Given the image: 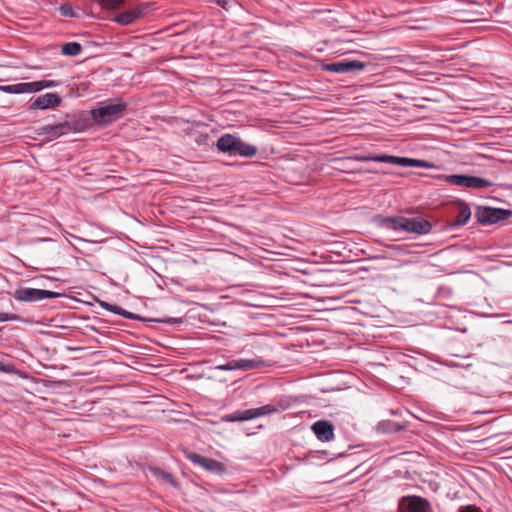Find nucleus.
Wrapping results in <instances>:
<instances>
[{"instance_id": "obj_3", "label": "nucleus", "mask_w": 512, "mask_h": 512, "mask_svg": "<svg viewBox=\"0 0 512 512\" xmlns=\"http://www.w3.org/2000/svg\"><path fill=\"white\" fill-rule=\"evenodd\" d=\"M355 159L361 162H381L403 167L431 168L434 166L432 163H429L425 160L387 154L358 155L355 157Z\"/></svg>"}, {"instance_id": "obj_15", "label": "nucleus", "mask_w": 512, "mask_h": 512, "mask_svg": "<svg viewBox=\"0 0 512 512\" xmlns=\"http://www.w3.org/2000/svg\"><path fill=\"white\" fill-rule=\"evenodd\" d=\"M406 428L407 423H400L393 420H382L376 425V431L383 434L398 433Z\"/></svg>"}, {"instance_id": "obj_23", "label": "nucleus", "mask_w": 512, "mask_h": 512, "mask_svg": "<svg viewBox=\"0 0 512 512\" xmlns=\"http://www.w3.org/2000/svg\"><path fill=\"white\" fill-rule=\"evenodd\" d=\"M21 94L35 93L43 90L42 80L33 82H21Z\"/></svg>"}, {"instance_id": "obj_18", "label": "nucleus", "mask_w": 512, "mask_h": 512, "mask_svg": "<svg viewBox=\"0 0 512 512\" xmlns=\"http://www.w3.org/2000/svg\"><path fill=\"white\" fill-rule=\"evenodd\" d=\"M278 411L279 410H278V408L275 405L267 404V405H264V406H261V407L248 409L249 415L247 417H249L250 420H252V419H255V418H258V417H261V416L275 414Z\"/></svg>"}, {"instance_id": "obj_36", "label": "nucleus", "mask_w": 512, "mask_h": 512, "mask_svg": "<svg viewBox=\"0 0 512 512\" xmlns=\"http://www.w3.org/2000/svg\"><path fill=\"white\" fill-rule=\"evenodd\" d=\"M390 413L392 415H397L399 413V411L398 410H390Z\"/></svg>"}, {"instance_id": "obj_32", "label": "nucleus", "mask_w": 512, "mask_h": 512, "mask_svg": "<svg viewBox=\"0 0 512 512\" xmlns=\"http://www.w3.org/2000/svg\"><path fill=\"white\" fill-rule=\"evenodd\" d=\"M208 141V135L207 134H199L196 139H195V142L199 145V146H202V145H207Z\"/></svg>"}, {"instance_id": "obj_28", "label": "nucleus", "mask_w": 512, "mask_h": 512, "mask_svg": "<svg viewBox=\"0 0 512 512\" xmlns=\"http://www.w3.org/2000/svg\"><path fill=\"white\" fill-rule=\"evenodd\" d=\"M211 2L217 4L218 6L227 11L236 5L235 0H211Z\"/></svg>"}, {"instance_id": "obj_13", "label": "nucleus", "mask_w": 512, "mask_h": 512, "mask_svg": "<svg viewBox=\"0 0 512 512\" xmlns=\"http://www.w3.org/2000/svg\"><path fill=\"white\" fill-rule=\"evenodd\" d=\"M73 130L72 124L68 121L47 124L38 129L39 135H46L49 139H56L62 135L68 134Z\"/></svg>"}, {"instance_id": "obj_5", "label": "nucleus", "mask_w": 512, "mask_h": 512, "mask_svg": "<svg viewBox=\"0 0 512 512\" xmlns=\"http://www.w3.org/2000/svg\"><path fill=\"white\" fill-rule=\"evenodd\" d=\"M12 296L20 302L34 303L44 299H55L62 296L59 292L37 289L31 287H19L14 290Z\"/></svg>"}, {"instance_id": "obj_12", "label": "nucleus", "mask_w": 512, "mask_h": 512, "mask_svg": "<svg viewBox=\"0 0 512 512\" xmlns=\"http://www.w3.org/2000/svg\"><path fill=\"white\" fill-rule=\"evenodd\" d=\"M62 103V98L57 93H45L43 95L38 96L37 98H32L29 101V110H46V109H55Z\"/></svg>"}, {"instance_id": "obj_25", "label": "nucleus", "mask_w": 512, "mask_h": 512, "mask_svg": "<svg viewBox=\"0 0 512 512\" xmlns=\"http://www.w3.org/2000/svg\"><path fill=\"white\" fill-rule=\"evenodd\" d=\"M0 91H3L5 93L9 94H21V84H10V85H1Z\"/></svg>"}, {"instance_id": "obj_22", "label": "nucleus", "mask_w": 512, "mask_h": 512, "mask_svg": "<svg viewBox=\"0 0 512 512\" xmlns=\"http://www.w3.org/2000/svg\"><path fill=\"white\" fill-rule=\"evenodd\" d=\"M61 52L65 56H77L82 52V46L78 42H68L61 46Z\"/></svg>"}, {"instance_id": "obj_24", "label": "nucleus", "mask_w": 512, "mask_h": 512, "mask_svg": "<svg viewBox=\"0 0 512 512\" xmlns=\"http://www.w3.org/2000/svg\"><path fill=\"white\" fill-rule=\"evenodd\" d=\"M100 306L102 308H104L105 310H107L109 312H112L114 314L120 315V316H123V313H125V311H126L125 309H123L120 306H117V305H114V304H110V303H107V302H101Z\"/></svg>"}, {"instance_id": "obj_11", "label": "nucleus", "mask_w": 512, "mask_h": 512, "mask_svg": "<svg viewBox=\"0 0 512 512\" xmlns=\"http://www.w3.org/2000/svg\"><path fill=\"white\" fill-rule=\"evenodd\" d=\"M264 366H266V362L261 357H256L253 359H232L225 364L218 365L216 368L222 371H249Z\"/></svg>"}, {"instance_id": "obj_37", "label": "nucleus", "mask_w": 512, "mask_h": 512, "mask_svg": "<svg viewBox=\"0 0 512 512\" xmlns=\"http://www.w3.org/2000/svg\"><path fill=\"white\" fill-rule=\"evenodd\" d=\"M493 316H494V317H502V316H504V314H495V315H493Z\"/></svg>"}, {"instance_id": "obj_34", "label": "nucleus", "mask_w": 512, "mask_h": 512, "mask_svg": "<svg viewBox=\"0 0 512 512\" xmlns=\"http://www.w3.org/2000/svg\"><path fill=\"white\" fill-rule=\"evenodd\" d=\"M123 317L126 319H129V320H139L140 319V317L137 314H134L127 310L125 311V313H123Z\"/></svg>"}, {"instance_id": "obj_9", "label": "nucleus", "mask_w": 512, "mask_h": 512, "mask_svg": "<svg viewBox=\"0 0 512 512\" xmlns=\"http://www.w3.org/2000/svg\"><path fill=\"white\" fill-rule=\"evenodd\" d=\"M184 455L186 459L190 460L194 465L200 466L208 472L222 475L226 473V466L215 459L204 457L198 453L185 451Z\"/></svg>"}, {"instance_id": "obj_29", "label": "nucleus", "mask_w": 512, "mask_h": 512, "mask_svg": "<svg viewBox=\"0 0 512 512\" xmlns=\"http://www.w3.org/2000/svg\"><path fill=\"white\" fill-rule=\"evenodd\" d=\"M14 370H15V367L13 364L4 363V362L0 361V372L12 373V372H14Z\"/></svg>"}, {"instance_id": "obj_27", "label": "nucleus", "mask_w": 512, "mask_h": 512, "mask_svg": "<svg viewBox=\"0 0 512 512\" xmlns=\"http://www.w3.org/2000/svg\"><path fill=\"white\" fill-rule=\"evenodd\" d=\"M60 13L64 17H76V13L70 4H62L59 8Z\"/></svg>"}, {"instance_id": "obj_30", "label": "nucleus", "mask_w": 512, "mask_h": 512, "mask_svg": "<svg viewBox=\"0 0 512 512\" xmlns=\"http://www.w3.org/2000/svg\"><path fill=\"white\" fill-rule=\"evenodd\" d=\"M458 512H483V511L474 505H467V506L460 507Z\"/></svg>"}, {"instance_id": "obj_21", "label": "nucleus", "mask_w": 512, "mask_h": 512, "mask_svg": "<svg viewBox=\"0 0 512 512\" xmlns=\"http://www.w3.org/2000/svg\"><path fill=\"white\" fill-rule=\"evenodd\" d=\"M150 471L154 476L161 477L165 482L169 483L173 487H178V482L171 473L166 472L159 467L150 468Z\"/></svg>"}, {"instance_id": "obj_19", "label": "nucleus", "mask_w": 512, "mask_h": 512, "mask_svg": "<svg viewBox=\"0 0 512 512\" xmlns=\"http://www.w3.org/2000/svg\"><path fill=\"white\" fill-rule=\"evenodd\" d=\"M328 456V452L325 450L309 451L305 454L303 460L309 464L318 465L321 461L327 460Z\"/></svg>"}, {"instance_id": "obj_26", "label": "nucleus", "mask_w": 512, "mask_h": 512, "mask_svg": "<svg viewBox=\"0 0 512 512\" xmlns=\"http://www.w3.org/2000/svg\"><path fill=\"white\" fill-rule=\"evenodd\" d=\"M22 320L23 319L18 314L0 312V322H8V321L20 322Z\"/></svg>"}, {"instance_id": "obj_2", "label": "nucleus", "mask_w": 512, "mask_h": 512, "mask_svg": "<svg viewBox=\"0 0 512 512\" xmlns=\"http://www.w3.org/2000/svg\"><path fill=\"white\" fill-rule=\"evenodd\" d=\"M216 147L220 152L230 155L251 158L257 154V147L244 142L240 137L226 133L223 134L216 143Z\"/></svg>"}, {"instance_id": "obj_14", "label": "nucleus", "mask_w": 512, "mask_h": 512, "mask_svg": "<svg viewBox=\"0 0 512 512\" xmlns=\"http://www.w3.org/2000/svg\"><path fill=\"white\" fill-rule=\"evenodd\" d=\"M311 429L316 435L317 439L322 442H328L334 438V427L329 421H316L312 425Z\"/></svg>"}, {"instance_id": "obj_35", "label": "nucleus", "mask_w": 512, "mask_h": 512, "mask_svg": "<svg viewBox=\"0 0 512 512\" xmlns=\"http://www.w3.org/2000/svg\"><path fill=\"white\" fill-rule=\"evenodd\" d=\"M123 317L126 319H129V320H139L140 319V317L137 314H134L127 310L125 311V313H123Z\"/></svg>"}, {"instance_id": "obj_6", "label": "nucleus", "mask_w": 512, "mask_h": 512, "mask_svg": "<svg viewBox=\"0 0 512 512\" xmlns=\"http://www.w3.org/2000/svg\"><path fill=\"white\" fill-rule=\"evenodd\" d=\"M511 214L510 210L490 206H478L475 210V218L482 225L496 224L508 219Z\"/></svg>"}, {"instance_id": "obj_7", "label": "nucleus", "mask_w": 512, "mask_h": 512, "mask_svg": "<svg viewBox=\"0 0 512 512\" xmlns=\"http://www.w3.org/2000/svg\"><path fill=\"white\" fill-rule=\"evenodd\" d=\"M445 181L450 185L477 190L488 188L493 185L492 182L485 178L464 174L446 175Z\"/></svg>"}, {"instance_id": "obj_17", "label": "nucleus", "mask_w": 512, "mask_h": 512, "mask_svg": "<svg viewBox=\"0 0 512 512\" xmlns=\"http://www.w3.org/2000/svg\"><path fill=\"white\" fill-rule=\"evenodd\" d=\"M458 215L453 223H451L452 227H460L465 225L469 219L471 218V210L467 203L464 201L458 202Z\"/></svg>"}, {"instance_id": "obj_1", "label": "nucleus", "mask_w": 512, "mask_h": 512, "mask_svg": "<svg viewBox=\"0 0 512 512\" xmlns=\"http://www.w3.org/2000/svg\"><path fill=\"white\" fill-rule=\"evenodd\" d=\"M374 223L387 230L404 231L417 235H426L430 233L433 228L432 223L421 216L407 218L404 216L376 215L374 217Z\"/></svg>"}, {"instance_id": "obj_10", "label": "nucleus", "mask_w": 512, "mask_h": 512, "mask_svg": "<svg viewBox=\"0 0 512 512\" xmlns=\"http://www.w3.org/2000/svg\"><path fill=\"white\" fill-rule=\"evenodd\" d=\"M366 64L358 60L343 59L323 64L322 69L336 74L355 73L364 70Z\"/></svg>"}, {"instance_id": "obj_4", "label": "nucleus", "mask_w": 512, "mask_h": 512, "mask_svg": "<svg viewBox=\"0 0 512 512\" xmlns=\"http://www.w3.org/2000/svg\"><path fill=\"white\" fill-rule=\"evenodd\" d=\"M127 109V103L118 100L115 103L109 102L91 110V116L95 123L105 125L120 119Z\"/></svg>"}, {"instance_id": "obj_8", "label": "nucleus", "mask_w": 512, "mask_h": 512, "mask_svg": "<svg viewBox=\"0 0 512 512\" xmlns=\"http://www.w3.org/2000/svg\"><path fill=\"white\" fill-rule=\"evenodd\" d=\"M399 512H434L427 498L417 495L403 496L398 501Z\"/></svg>"}, {"instance_id": "obj_20", "label": "nucleus", "mask_w": 512, "mask_h": 512, "mask_svg": "<svg viewBox=\"0 0 512 512\" xmlns=\"http://www.w3.org/2000/svg\"><path fill=\"white\" fill-rule=\"evenodd\" d=\"M248 415V409L244 411L237 410L233 413L223 415L221 419L224 422H242L250 420V418L247 417Z\"/></svg>"}, {"instance_id": "obj_16", "label": "nucleus", "mask_w": 512, "mask_h": 512, "mask_svg": "<svg viewBox=\"0 0 512 512\" xmlns=\"http://www.w3.org/2000/svg\"><path fill=\"white\" fill-rule=\"evenodd\" d=\"M142 16V11L139 9H133L130 11H125L119 13L114 18L115 22L120 25L127 26L133 24L136 20H138Z\"/></svg>"}, {"instance_id": "obj_31", "label": "nucleus", "mask_w": 512, "mask_h": 512, "mask_svg": "<svg viewBox=\"0 0 512 512\" xmlns=\"http://www.w3.org/2000/svg\"><path fill=\"white\" fill-rule=\"evenodd\" d=\"M59 84H60L59 81L46 80V79L42 80L43 89L54 88V87L58 86Z\"/></svg>"}, {"instance_id": "obj_33", "label": "nucleus", "mask_w": 512, "mask_h": 512, "mask_svg": "<svg viewBox=\"0 0 512 512\" xmlns=\"http://www.w3.org/2000/svg\"><path fill=\"white\" fill-rule=\"evenodd\" d=\"M102 1L105 5L114 8V7L120 6L122 3H124L125 0H102Z\"/></svg>"}]
</instances>
